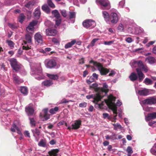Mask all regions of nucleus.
Listing matches in <instances>:
<instances>
[{"mask_svg": "<svg viewBox=\"0 0 156 156\" xmlns=\"http://www.w3.org/2000/svg\"><path fill=\"white\" fill-rule=\"evenodd\" d=\"M115 98L112 95H110L108 97V99L105 100L104 103L106 104L112 110L114 114H115L114 116L112 121L115 122L116 119L117 112V106H119L122 104L121 102L118 100L116 104L114 103L115 100Z\"/></svg>", "mask_w": 156, "mask_h": 156, "instance_id": "f257e3e1", "label": "nucleus"}, {"mask_svg": "<svg viewBox=\"0 0 156 156\" xmlns=\"http://www.w3.org/2000/svg\"><path fill=\"white\" fill-rule=\"evenodd\" d=\"M31 71L30 72L32 75L34 76L35 78L38 80L43 79L40 64H34L31 66Z\"/></svg>", "mask_w": 156, "mask_h": 156, "instance_id": "f03ea898", "label": "nucleus"}, {"mask_svg": "<svg viewBox=\"0 0 156 156\" xmlns=\"http://www.w3.org/2000/svg\"><path fill=\"white\" fill-rule=\"evenodd\" d=\"M92 62L93 63L94 66L98 68L101 74L102 75H106L109 72V76H113L116 73V72L115 70H111L110 71L108 69L104 68L101 64L99 63L93 61L90 62Z\"/></svg>", "mask_w": 156, "mask_h": 156, "instance_id": "7ed1b4c3", "label": "nucleus"}, {"mask_svg": "<svg viewBox=\"0 0 156 156\" xmlns=\"http://www.w3.org/2000/svg\"><path fill=\"white\" fill-rule=\"evenodd\" d=\"M103 96L101 95V93L100 94H98L95 95L92 94L90 95H87L86 96V98L88 99H90L91 98H93L94 100L93 102L95 104L97 105L98 107L100 108H103V106L104 105V102L102 101L101 103H98V102L100 101L101 98H102Z\"/></svg>", "mask_w": 156, "mask_h": 156, "instance_id": "20e7f679", "label": "nucleus"}, {"mask_svg": "<svg viewBox=\"0 0 156 156\" xmlns=\"http://www.w3.org/2000/svg\"><path fill=\"white\" fill-rule=\"evenodd\" d=\"M32 35L27 34L25 35V40L23 44V49L28 50L31 49V46L33 45L32 42Z\"/></svg>", "mask_w": 156, "mask_h": 156, "instance_id": "39448f33", "label": "nucleus"}, {"mask_svg": "<svg viewBox=\"0 0 156 156\" xmlns=\"http://www.w3.org/2000/svg\"><path fill=\"white\" fill-rule=\"evenodd\" d=\"M121 15L115 9L111 10L110 15L109 22L112 23L116 24L120 19Z\"/></svg>", "mask_w": 156, "mask_h": 156, "instance_id": "423d86ee", "label": "nucleus"}, {"mask_svg": "<svg viewBox=\"0 0 156 156\" xmlns=\"http://www.w3.org/2000/svg\"><path fill=\"white\" fill-rule=\"evenodd\" d=\"M96 2L100 5V8L102 10H108L111 8V5L108 0H96Z\"/></svg>", "mask_w": 156, "mask_h": 156, "instance_id": "0eeeda50", "label": "nucleus"}, {"mask_svg": "<svg viewBox=\"0 0 156 156\" xmlns=\"http://www.w3.org/2000/svg\"><path fill=\"white\" fill-rule=\"evenodd\" d=\"M9 61L12 68L16 71H19L21 69L22 66L17 62L16 59L13 58H9Z\"/></svg>", "mask_w": 156, "mask_h": 156, "instance_id": "6e6552de", "label": "nucleus"}, {"mask_svg": "<svg viewBox=\"0 0 156 156\" xmlns=\"http://www.w3.org/2000/svg\"><path fill=\"white\" fill-rule=\"evenodd\" d=\"M83 26L86 28L89 27H94L96 26L95 21L92 20H87L83 23Z\"/></svg>", "mask_w": 156, "mask_h": 156, "instance_id": "1a4fd4ad", "label": "nucleus"}, {"mask_svg": "<svg viewBox=\"0 0 156 156\" xmlns=\"http://www.w3.org/2000/svg\"><path fill=\"white\" fill-rule=\"evenodd\" d=\"M144 104L152 105L156 103V97L155 96L150 97L142 101Z\"/></svg>", "mask_w": 156, "mask_h": 156, "instance_id": "9d476101", "label": "nucleus"}, {"mask_svg": "<svg viewBox=\"0 0 156 156\" xmlns=\"http://www.w3.org/2000/svg\"><path fill=\"white\" fill-rule=\"evenodd\" d=\"M34 39L35 43L41 44L43 42V37L40 32H37L34 35Z\"/></svg>", "mask_w": 156, "mask_h": 156, "instance_id": "9b49d317", "label": "nucleus"}, {"mask_svg": "<svg viewBox=\"0 0 156 156\" xmlns=\"http://www.w3.org/2000/svg\"><path fill=\"white\" fill-rule=\"evenodd\" d=\"M37 21L36 20L33 21L31 22L29 25L27 27L26 30L29 33H31L34 31V26L37 23Z\"/></svg>", "mask_w": 156, "mask_h": 156, "instance_id": "f8f14e48", "label": "nucleus"}, {"mask_svg": "<svg viewBox=\"0 0 156 156\" xmlns=\"http://www.w3.org/2000/svg\"><path fill=\"white\" fill-rule=\"evenodd\" d=\"M15 103H14L12 105L10 104H9L8 105L5 104L4 103L1 104L0 106L1 110L2 111H4V110H9V109L8 108H14L15 107Z\"/></svg>", "mask_w": 156, "mask_h": 156, "instance_id": "ddd939ff", "label": "nucleus"}, {"mask_svg": "<svg viewBox=\"0 0 156 156\" xmlns=\"http://www.w3.org/2000/svg\"><path fill=\"white\" fill-rule=\"evenodd\" d=\"M56 62L54 59H50L49 60L46 64V67L49 68H52L56 66Z\"/></svg>", "mask_w": 156, "mask_h": 156, "instance_id": "4468645a", "label": "nucleus"}, {"mask_svg": "<svg viewBox=\"0 0 156 156\" xmlns=\"http://www.w3.org/2000/svg\"><path fill=\"white\" fill-rule=\"evenodd\" d=\"M48 110V109L47 108L44 109L42 111V113L40 114V116L44 119H42L43 121L47 120L50 118L49 115L47 113Z\"/></svg>", "mask_w": 156, "mask_h": 156, "instance_id": "2eb2a0df", "label": "nucleus"}, {"mask_svg": "<svg viewBox=\"0 0 156 156\" xmlns=\"http://www.w3.org/2000/svg\"><path fill=\"white\" fill-rule=\"evenodd\" d=\"M81 121L79 120H77L74 121V122L72 124L73 129H76L79 128L81 124Z\"/></svg>", "mask_w": 156, "mask_h": 156, "instance_id": "dca6fc26", "label": "nucleus"}, {"mask_svg": "<svg viewBox=\"0 0 156 156\" xmlns=\"http://www.w3.org/2000/svg\"><path fill=\"white\" fill-rule=\"evenodd\" d=\"M46 32V35L49 36H54L57 34V31L55 30L51 29H47Z\"/></svg>", "mask_w": 156, "mask_h": 156, "instance_id": "f3484780", "label": "nucleus"}, {"mask_svg": "<svg viewBox=\"0 0 156 156\" xmlns=\"http://www.w3.org/2000/svg\"><path fill=\"white\" fill-rule=\"evenodd\" d=\"M145 62L150 64H153L156 63V59L154 57L149 56L145 58Z\"/></svg>", "mask_w": 156, "mask_h": 156, "instance_id": "a211bd4d", "label": "nucleus"}, {"mask_svg": "<svg viewBox=\"0 0 156 156\" xmlns=\"http://www.w3.org/2000/svg\"><path fill=\"white\" fill-rule=\"evenodd\" d=\"M136 93L140 95H143V96H147L148 94V90L146 89H144L142 90H137L136 89Z\"/></svg>", "mask_w": 156, "mask_h": 156, "instance_id": "6ab92c4d", "label": "nucleus"}, {"mask_svg": "<svg viewBox=\"0 0 156 156\" xmlns=\"http://www.w3.org/2000/svg\"><path fill=\"white\" fill-rule=\"evenodd\" d=\"M16 130L18 134L20 135H22L20 129L17 126V125H16L14 123L12 127L11 130L12 132H15Z\"/></svg>", "mask_w": 156, "mask_h": 156, "instance_id": "aec40b11", "label": "nucleus"}, {"mask_svg": "<svg viewBox=\"0 0 156 156\" xmlns=\"http://www.w3.org/2000/svg\"><path fill=\"white\" fill-rule=\"evenodd\" d=\"M156 118V112H153L149 114L145 117V120L147 121H148L151 119H154Z\"/></svg>", "mask_w": 156, "mask_h": 156, "instance_id": "412c9836", "label": "nucleus"}, {"mask_svg": "<svg viewBox=\"0 0 156 156\" xmlns=\"http://www.w3.org/2000/svg\"><path fill=\"white\" fill-rule=\"evenodd\" d=\"M141 61H136L133 60L131 62L130 64L132 68H135L137 67H139L140 64L141 63Z\"/></svg>", "mask_w": 156, "mask_h": 156, "instance_id": "4be33fe9", "label": "nucleus"}, {"mask_svg": "<svg viewBox=\"0 0 156 156\" xmlns=\"http://www.w3.org/2000/svg\"><path fill=\"white\" fill-rule=\"evenodd\" d=\"M25 110L28 115H32L34 111L33 108L30 106L26 107L25 108Z\"/></svg>", "mask_w": 156, "mask_h": 156, "instance_id": "5701e85b", "label": "nucleus"}, {"mask_svg": "<svg viewBox=\"0 0 156 156\" xmlns=\"http://www.w3.org/2000/svg\"><path fill=\"white\" fill-rule=\"evenodd\" d=\"M136 71L138 76L139 80L140 81H142L145 77L144 74L142 73L141 70L139 69H136Z\"/></svg>", "mask_w": 156, "mask_h": 156, "instance_id": "b1692460", "label": "nucleus"}, {"mask_svg": "<svg viewBox=\"0 0 156 156\" xmlns=\"http://www.w3.org/2000/svg\"><path fill=\"white\" fill-rule=\"evenodd\" d=\"M102 16L104 17L105 20L107 23L109 22L110 15L106 11H102Z\"/></svg>", "mask_w": 156, "mask_h": 156, "instance_id": "393cba45", "label": "nucleus"}, {"mask_svg": "<svg viewBox=\"0 0 156 156\" xmlns=\"http://www.w3.org/2000/svg\"><path fill=\"white\" fill-rule=\"evenodd\" d=\"M103 87L100 89L101 93H104V95L106 94L108 91V86L106 83H104L103 84Z\"/></svg>", "mask_w": 156, "mask_h": 156, "instance_id": "a878e982", "label": "nucleus"}, {"mask_svg": "<svg viewBox=\"0 0 156 156\" xmlns=\"http://www.w3.org/2000/svg\"><path fill=\"white\" fill-rule=\"evenodd\" d=\"M13 79L14 82L16 83L19 84L23 82L22 80L20 79L18 76L15 74L13 75Z\"/></svg>", "mask_w": 156, "mask_h": 156, "instance_id": "bb28decb", "label": "nucleus"}, {"mask_svg": "<svg viewBox=\"0 0 156 156\" xmlns=\"http://www.w3.org/2000/svg\"><path fill=\"white\" fill-rule=\"evenodd\" d=\"M41 13L40 8H37L35 9L34 13V16L36 19H38L40 16Z\"/></svg>", "mask_w": 156, "mask_h": 156, "instance_id": "cd10ccee", "label": "nucleus"}, {"mask_svg": "<svg viewBox=\"0 0 156 156\" xmlns=\"http://www.w3.org/2000/svg\"><path fill=\"white\" fill-rule=\"evenodd\" d=\"M47 76L50 79L56 80L58 78V76L57 74H53L47 73Z\"/></svg>", "mask_w": 156, "mask_h": 156, "instance_id": "c85d7f7f", "label": "nucleus"}, {"mask_svg": "<svg viewBox=\"0 0 156 156\" xmlns=\"http://www.w3.org/2000/svg\"><path fill=\"white\" fill-rule=\"evenodd\" d=\"M129 78L131 80L133 81L136 80L138 78L137 74L135 73H131Z\"/></svg>", "mask_w": 156, "mask_h": 156, "instance_id": "c756f323", "label": "nucleus"}, {"mask_svg": "<svg viewBox=\"0 0 156 156\" xmlns=\"http://www.w3.org/2000/svg\"><path fill=\"white\" fill-rule=\"evenodd\" d=\"M76 43V41L75 40H73L70 42H69L66 44L65 46V48H68L72 47Z\"/></svg>", "mask_w": 156, "mask_h": 156, "instance_id": "7c9ffc66", "label": "nucleus"}, {"mask_svg": "<svg viewBox=\"0 0 156 156\" xmlns=\"http://www.w3.org/2000/svg\"><path fill=\"white\" fill-rule=\"evenodd\" d=\"M53 84L52 81L50 80H46L42 83V84L46 87H49Z\"/></svg>", "mask_w": 156, "mask_h": 156, "instance_id": "2f4dec72", "label": "nucleus"}, {"mask_svg": "<svg viewBox=\"0 0 156 156\" xmlns=\"http://www.w3.org/2000/svg\"><path fill=\"white\" fill-rule=\"evenodd\" d=\"M52 15L54 16L56 19L61 18L60 14L58 11L56 10H53L52 12Z\"/></svg>", "mask_w": 156, "mask_h": 156, "instance_id": "473e14b6", "label": "nucleus"}, {"mask_svg": "<svg viewBox=\"0 0 156 156\" xmlns=\"http://www.w3.org/2000/svg\"><path fill=\"white\" fill-rule=\"evenodd\" d=\"M20 91L21 93L24 95H27L28 93V89L26 87H21Z\"/></svg>", "mask_w": 156, "mask_h": 156, "instance_id": "72a5a7b5", "label": "nucleus"}, {"mask_svg": "<svg viewBox=\"0 0 156 156\" xmlns=\"http://www.w3.org/2000/svg\"><path fill=\"white\" fill-rule=\"evenodd\" d=\"M139 67L142 69V70L145 73L147 72L148 70V68L147 66L143 64L142 61Z\"/></svg>", "mask_w": 156, "mask_h": 156, "instance_id": "f704fd0d", "label": "nucleus"}, {"mask_svg": "<svg viewBox=\"0 0 156 156\" xmlns=\"http://www.w3.org/2000/svg\"><path fill=\"white\" fill-rule=\"evenodd\" d=\"M99 39V38H95L93 39L91 41L90 43L87 46V48H89L90 47L94 46L95 43Z\"/></svg>", "mask_w": 156, "mask_h": 156, "instance_id": "c9c22d12", "label": "nucleus"}, {"mask_svg": "<svg viewBox=\"0 0 156 156\" xmlns=\"http://www.w3.org/2000/svg\"><path fill=\"white\" fill-rule=\"evenodd\" d=\"M42 9L47 13L50 12V9L48 6L46 4L43 5L42 7Z\"/></svg>", "mask_w": 156, "mask_h": 156, "instance_id": "e433bc0d", "label": "nucleus"}, {"mask_svg": "<svg viewBox=\"0 0 156 156\" xmlns=\"http://www.w3.org/2000/svg\"><path fill=\"white\" fill-rule=\"evenodd\" d=\"M126 151L128 153V156H131V154L133 152L132 148L130 146H128L127 147Z\"/></svg>", "mask_w": 156, "mask_h": 156, "instance_id": "4c0bfd02", "label": "nucleus"}, {"mask_svg": "<svg viewBox=\"0 0 156 156\" xmlns=\"http://www.w3.org/2000/svg\"><path fill=\"white\" fill-rule=\"evenodd\" d=\"M117 29L120 32H123L124 31V26L122 23L119 24Z\"/></svg>", "mask_w": 156, "mask_h": 156, "instance_id": "58836bf2", "label": "nucleus"}, {"mask_svg": "<svg viewBox=\"0 0 156 156\" xmlns=\"http://www.w3.org/2000/svg\"><path fill=\"white\" fill-rule=\"evenodd\" d=\"M151 152L152 154L156 155V143L154 144L151 148Z\"/></svg>", "mask_w": 156, "mask_h": 156, "instance_id": "ea45409f", "label": "nucleus"}, {"mask_svg": "<svg viewBox=\"0 0 156 156\" xmlns=\"http://www.w3.org/2000/svg\"><path fill=\"white\" fill-rule=\"evenodd\" d=\"M145 83L147 85H151L153 83L152 80L148 78H146L144 80Z\"/></svg>", "mask_w": 156, "mask_h": 156, "instance_id": "a19ab883", "label": "nucleus"}, {"mask_svg": "<svg viewBox=\"0 0 156 156\" xmlns=\"http://www.w3.org/2000/svg\"><path fill=\"white\" fill-rule=\"evenodd\" d=\"M6 42L11 49H12L14 47V44L12 41L7 40Z\"/></svg>", "mask_w": 156, "mask_h": 156, "instance_id": "79ce46f5", "label": "nucleus"}, {"mask_svg": "<svg viewBox=\"0 0 156 156\" xmlns=\"http://www.w3.org/2000/svg\"><path fill=\"white\" fill-rule=\"evenodd\" d=\"M58 108L57 107H56L54 108L51 109L50 110L49 112L51 114H55L56 112L58 111Z\"/></svg>", "mask_w": 156, "mask_h": 156, "instance_id": "37998d69", "label": "nucleus"}, {"mask_svg": "<svg viewBox=\"0 0 156 156\" xmlns=\"http://www.w3.org/2000/svg\"><path fill=\"white\" fill-rule=\"evenodd\" d=\"M113 125L114 126V129L115 130L120 129L122 127L118 123L116 124H113Z\"/></svg>", "mask_w": 156, "mask_h": 156, "instance_id": "c03bdc74", "label": "nucleus"}, {"mask_svg": "<svg viewBox=\"0 0 156 156\" xmlns=\"http://www.w3.org/2000/svg\"><path fill=\"white\" fill-rule=\"evenodd\" d=\"M144 30L143 29L140 27H137L136 28L135 33L136 34H139L143 32Z\"/></svg>", "mask_w": 156, "mask_h": 156, "instance_id": "a18cd8bd", "label": "nucleus"}, {"mask_svg": "<svg viewBox=\"0 0 156 156\" xmlns=\"http://www.w3.org/2000/svg\"><path fill=\"white\" fill-rule=\"evenodd\" d=\"M34 5V3L33 2H29L25 4V6L27 8H30Z\"/></svg>", "mask_w": 156, "mask_h": 156, "instance_id": "49530a36", "label": "nucleus"}, {"mask_svg": "<svg viewBox=\"0 0 156 156\" xmlns=\"http://www.w3.org/2000/svg\"><path fill=\"white\" fill-rule=\"evenodd\" d=\"M38 145L39 146L45 147L46 146V143L45 140L42 139L41 140L38 144Z\"/></svg>", "mask_w": 156, "mask_h": 156, "instance_id": "de8ad7c7", "label": "nucleus"}, {"mask_svg": "<svg viewBox=\"0 0 156 156\" xmlns=\"http://www.w3.org/2000/svg\"><path fill=\"white\" fill-rule=\"evenodd\" d=\"M25 17L23 14H20L19 18V22L21 23H22L25 19Z\"/></svg>", "mask_w": 156, "mask_h": 156, "instance_id": "09e8293b", "label": "nucleus"}, {"mask_svg": "<svg viewBox=\"0 0 156 156\" xmlns=\"http://www.w3.org/2000/svg\"><path fill=\"white\" fill-rule=\"evenodd\" d=\"M47 3L48 5L51 7L52 8H55V5L52 2L51 0H48Z\"/></svg>", "mask_w": 156, "mask_h": 156, "instance_id": "8fccbe9b", "label": "nucleus"}, {"mask_svg": "<svg viewBox=\"0 0 156 156\" xmlns=\"http://www.w3.org/2000/svg\"><path fill=\"white\" fill-rule=\"evenodd\" d=\"M149 126L153 127H156V121H151L148 123Z\"/></svg>", "mask_w": 156, "mask_h": 156, "instance_id": "3c124183", "label": "nucleus"}, {"mask_svg": "<svg viewBox=\"0 0 156 156\" xmlns=\"http://www.w3.org/2000/svg\"><path fill=\"white\" fill-rule=\"evenodd\" d=\"M34 136H35V134L37 135H39L40 134V131L39 130L37 129H32V130Z\"/></svg>", "mask_w": 156, "mask_h": 156, "instance_id": "603ef678", "label": "nucleus"}, {"mask_svg": "<svg viewBox=\"0 0 156 156\" xmlns=\"http://www.w3.org/2000/svg\"><path fill=\"white\" fill-rule=\"evenodd\" d=\"M75 13L73 12H70L69 14V17L70 19L75 18Z\"/></svg>", "mask_w": 156, "mask_h": 156, "instance_id": "864d4df0", "label": "nucleus"}, {"mask_svg": "<svg viewBox=\"0 0 156 156\" xmlns=\"http://www.w3.org/2000/svg\"><path fill=\"white\" fill-rule=\"evenodd\" d=\"M30 123L31 126H34L35 125V122L34 118L30 119Z\"/></svg>", "mask_w": 156, "mask_h": 156, "instance_id": "5fc2aeb1", "label": "nucleus"}, {"mask_svg": "<svg viewBox=\"0 0 156 156\" xmlns=\"http://www.w3.org/2000/svg\"><path fill=\"white\" fill-rule=\"evenodd\" d=\"M61 18L57 19L55 20V24L57 26H59L61 23Z\"/></svg>", "mask_w": 156, "mask_h": 156, "instance_id": "6e6d98bb", "label": "nucleus"}, {"mask_svg": "<svg viewBox=\"0 0 156 156\" xmlns=\"http://www.w3.org/2000/svg\"><path fill=\"white\" fill-rule=\"evenodd\" d=\"M98 86V84L96 83H94L90 85V88H93L96 89Z\"/></svg>", "mask_w": 156, "mask_h": 156, "instance_id": "4d7b16f0", "label": "nucleus"}, {"mask_svg": "<svg viewBox=\"0 0 156 156\" xmlns=\"http://www.w3.org/2000/svg\"><path fill=\"white\" fill-rule=\"evenodd\" d=\"M125 4V1L122 0L119 2V6L121 8H122L124 5Z\"/></svg>", "mask_w": 156, "mask_h": 156, "instance_id": "13d9d810", "label": "nucleus"}, {"mask_svg": "<svg viewBox=\"0 0 156 156\" xmlns=\"http://www.w3.org/2000/svg\"><path fill=\"white\" fill-rule=\"evenodd\" d=\"M111 139L114 140L117 139V135L115 134H112V135L110 136Z\"/></svg>", "mask_w": 156, "mask_h": 156, "instance_id": "bf43d9fd", "label": "nucleus"}, {"mask_svg": "<svg viewBox=\"0 0 156 156\" xmlns=\"http://www.w3.org/2000/svg\"><path fill=\"white\" fill-rule=\"evenodd\" d=\"M9 26L12 29H14L16 27V26L12 24L9 23L8 24Z\"/></svg>", "mask_w": 156, "mask_h": 156, "instance_id": "052dcab7", "label": "nucleus"}, {"mask_svg": "<svg viewBox=\"0 0 156 156\" xmlns=\"http://www.w3.org/2000/svg\"><path fill=\"white\" fill-rule=\"evenodd\" d=\"M61 13L62 15L64 17H66L67 16L66 11L65 10H62L61 11Z\"/></svg>", "mask_w": 156, "mask_h": 156, "instance_id": "680f3d73", "label": "nucleus"}, {"mask_svg": "<svg viewBox=\"0 0 156 156\" xmlns=\"http://www.w3.org/2000/svg\"><path fill=\"white\" fill-rule=\"evenodd\" d=\"M94 81V79L92 77H90L89 80H87V83L90 84V83Z\"/></svg>", "mask_w": 156, "mask_h": 156, "instance_id": "e2e57ef3", "label": "nucleus"}, {"mask_svg": "<svg viewBox=\"0 0 156 156\" xmlns=\"http://www.w3.org/2000/svg\"><path fill=\"white\" fill-rule=\"evenodd\" d=\"M103 118L104 119L108 118V119H109L110 117L109 116L108 114L106 113H104L103 114Z\"/></svg>", "mask_w": 156, "mask_h": 156, "instance_id": "0e129e2a", "label": "nucleus"}, {"mask_svg": "<svg viewBox=\"0 0 156 156\" xmlns=\"http://www.w3.org/2000/svg\"><path fill=\"white\" fill-rule=\"evenodd\" d=\"M126 41L128 43H130L133 41V40L131 37H128L126 38Z\"/></svg>", "mask_w": 156, "mask_h": 156, "instance_id": "69168bd1", "label": "nucleus"}, {"mask_svg": "<svg viewBox=\"0 0 156 156\" xmlns=\"http://www.w3.org/2000/svg\"><path fill=\"white\" fill-rule=\"evenodd\" d=\"M87 104L85 102H83L80 103L79 106L81 107H85L87 106Z\"/></svg>", "mask_w": 156, "mask_h": 156, "instance_id": "338daca9", "label": "nucleus"}, {"mask_svg": "<svg viewBox=\"0 0 156 156\" xmlns=\"http://www.w3.org/2000/svg\"><path fill=\"white\" fill-rule=\"evenodd\" d=\"M113 42V41H105L104 44L105 45H110L112 44Z\"/></svg>", "mask_w": 156, "mask_h": 156, "instance_id": "774afa93", "label": "nucleus"}]
</instances>
